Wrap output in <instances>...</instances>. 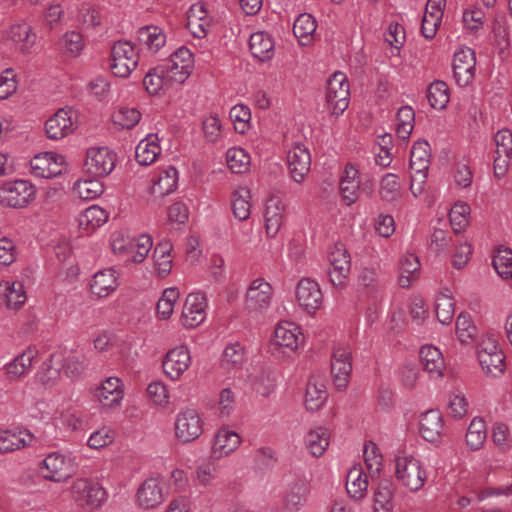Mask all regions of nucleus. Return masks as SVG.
I'll return each instance as SVG.
<instances>
[{"mask_svg": "<svg viewBox=\"0 0 512 512\" xmlns=\"http://www.w3.org/2000/svg\"><path fill=\"white\" fill-rule=\"evenodd\" d=\"M394 466L395 478L401 486L412 492L424 486L427 472L419 459L407 454L398 455L395 457Z\"/></svg>", "mask_w": 512, "mask_h": 512, "instance_id": "nucleus-1", "label": "nucleus"}, {"mask_svg": "<svg viewBox=\"0 0 512 512\" xmlns=\"http://www.w3.org/2000/svg\"><path fill=\"white\" fill-rule=\"evenodd\" d=\"M204 431V418L202 413L194 407H185L175 416L174 434L182 444L197 440Z\"/></svg>", "mask_w": 512, "mask_h": 512, "instance_id": "nucleus-2", "label": "nucleus"}, {"mask_svg": "<svg viewBox=\"0 0 512 512\" xmlns=\"http://www.w3.org/2000/svg\"><path fill=\"white\" fill-rule=\"evenodd\" d=\"M70 493L73 500L87 510H97L107 499L106 490L89 478H77L72 482Z\"/></svg>", "mask_w": 512, "mask_h": 512, "instance_id": "nucleus-3", "label": "nucleus"}, {"mask_svg": "<svg viewBox=\"0 0 512 512\" xmlns=\"http://www.w3.org/2000/svg\"><path fill=\"white\" fill-rule=\"evenodd\" d=\"M273 297V288L263 278H257L249 284L244 300L245 312L257 318L264 314L270 307Z\"/></svg>", "mask_w": 512, "mask_h": 512, "instance_id": "nucleus-4", "label": "nucleus"}, {"mask_svg": "<svg viewBox=\"0 0 512 512\" xmlns=\"http://www.w3.org/2000/svg\"><path fill=\"white\" fill-rule=\"evenodd\" d=\"M76 466V455L73 452H52L43 460L41 472L45 479L62 482L73 474Z\"/></svg>", "mask_w": 512, "mask_h": 512, "instance_id": "nucleus-5", "label": "nucleus"}, {"mask_svg": "<svg viewBox=\"0 0 512 512\" xmlns=\"http://www.w3.org/2000/svg\"><path fill=\"white\" fill-rule=\"evenodd\" d=\"M192 364L191 351L186 345H178L170 348L163 356L161 368L164 376L177 382L182 379Z\"/></svg>", "mask_w": 512, "mask_h": 512, "instance_id": "nucleus-6", "label": "nucleus"}, {"mask_svg": "<svg viewBox=\"0 0 512 512\" xmlns=\"http://www.w3.org/2000/svg\"><path fill=\"white\" fill-rule=\"evenodd\" d=\"M139 62L138 51L129 41H118L111 49L112 73L120 78H127L137 67Z\"/></svg>", "mask_w": 512, "mask_h": 512, "instance_id": "nucleus-7", "label": "nucleus"}, {"mask_svg": "<svg viewBox=\"0 0 512 512\" xmlns=\"http://www.w3.org/2000/svg\"><path fill=\"white\" fill-rule=\"evenodd\" d=\"M35 196L36 188L27 180L8 181L0 186V202L8 207H26Z\"/></svg>", "mask_w": 512, "mask_h": 512, "instance_id": "nucleus-8", "label": "nucleus"}, {"mask_svg": "<svg viewBox=\"0 0 512 512\" xmlns=\"http://www.w3.org/2000/svg\"><path fill=\"white\" fill-rule=\"evenodd\" d=\"M350 90L347 77L342 72H335L328 80L326 102L331 114L341 115L349 105Z\"/></svg>", "mask_w": 512, "mask_h": 512, "instance_id": "nucleus-9", "label": "nucleus"}, {"mask_svg": "<svg viewBox=\"0 0 512 512\" xmlns=\"http://www.w3.org/2000/svg\"><path fill=\"white\" fill-rule=\"evenodd\" d=\"M479 363L486 374L497 376L504 370V355L492 336H484L477 347Z\"/></svg>", "mask_w": 512, "mask_h": 512, "instance_id": "nucleus-10", "label": "nucleus"}, {"mask_svg": "<svg viewBox=\"0 0 512 512\" xmlns=\"http://www.w3.org/2000/svg\"><path fill=\"white\" fill-rule=\"evenodd\" d=\"M116 154L107 147H92L86 152L85 171L93 177L109 175L116 164Z\"/></svg>", "mask_w": 512, "mask_h": 512, "instance_id": "nucleus-11", "label": "nucleus"}, {"mask_svg": "<svg viewBox=\"0 0 512 512\" xmlns=\"http://www.w3.org/2000/svg\"><path fill=\"white\" fill-rule=\"evenodd\" d=\"M30 166L34 176L48 179L60 176L68 169L65 157L55 152L37 154L31 159Z\"/></svg>", "mask_w": 512, "mask_h": 512, "instance_id": "nucleus-12", "label": "nucleus"}, {"mask_svg": "<svg viewBox=\"0 0 512 512\" xmlns=\"http://www.w3.org/2000/svg\"><path fill=\"white\" fill-rule=\"evenodd\" d=\"M352 371V352L346 345L337 346L331 358V375L334 386L343 390L348 386Z\"/></svg>", "mask_w": 512, "mask_h": 512, "instance_id": "nucleus-13", "label": "nucleus"}, {"mask_svg": "<svg viewBox=\"0 0 512 512\" xmlns=\"http://www.w3.org/2000/svg\"><path fill=\"white\" fill-rule=\"evenodd\" d=\"M194 69V57L192 52L186 47L178 48L169 59V64L165 68L167 76L176 84L184 83L191 75Z\"/></svg>", "mask_w": 512, "mask_h": 512, "instance_id": "nucleus-14", "label": "nucleus"}, {"mask_svg": "<svg viewBox=\"0 0 512 512\" xmlns=\"http://www.w3.org/2000/svg\"><path fill=\"white\" fill-rule=\"evenodd\" d=\"M329 279L330 282L338 288L345 285L351 268L350 255L343 244H335L329 254Z\"/></svg>", "mask_w": 512, "mask_h": 512, "instance_id": "nucleus-15", "label": "nucleus"}, {"mask_svg": "<svg viewBox=\"0 0 512 512\" xmlns=\"http://www.w3.org/2000/svg\"><path fill=\"white\" fill-rule=\"evenodd\" d=\"M289 174L294 182L302 183L311 168L309 149L301 143H295L286 156Z\"/></svg>", "mask_w": 512, "mask_h": 512, "instance_id": "nucleus-16", "label": "nucleus"}, {"mask_svg": "<svg viewBox=\"0 0 512 512\" xmlns=\"http://www.w3.org/2000/svg\"><path fill=\"white\" fill-rule=\"evenodd\" d=\"M76 112L71 108L59 109L45 123L46 134L50 139H62L75 130Z\"/></svg>", "mask_w": 512, "mask_h": 512, "instance_id": "nucleus-17", "label": "nucleus"}, {"mask_svg": "<svg viewBox=\"0 0 512 512\" xmlns=\"http://www.w3.org/2000/svg\"><path fill=\"white\" fill-rule=\"evenodd\" d=\"M207 300L204 294L194 292L187 295L181 314V323L186 328L199 326L206 318Z\"/></svg>", "mask_w": 512, "mask_h": 512, "instance_id": "nucleus-18", "label": "nucleus"}, {"mask_svg": "<svg viewBox=\"0 0 512 512\" xmlns=\"http://www.w3.org/2000/svg\"><path fill=\"white\" fill-rule=\"evenodd\" d=\"M164 501L163 482L151 477L146 479L136 493V504L142 510H152Z\"/></svg>", "mask_w": 512, "mask_h": 512, "instance_id": "nucleus-19", "label": "nucleus"}, {"mask_svg": "<svg viewBox=\"0 0 512 512\" xmlns=\"http://www.w3.org/2000/svg\"><path fill=\"white\" fill-rule=\"evenodd\" d=\"M296 299L299 306L304 310L308 313H314L322 305L323 294L316 281L303 278L297 284Z\"/></svg>", "mask_w": 512, "mask_h": 512, "instance_id": "nucleus-20", "label": "nucleus"}, {"mask_svg": "<svg viewBox=\"0 0 512 512\" xmlns=\"http://www.w3.org/2000/svg\"><path fill=\"white\" fill-rule=\"evenodd\" d=\"M475 65V53L471 48L465 47L455 52L453 71L455 80L459 86H467L472 81Z\"/></svg>", "mask_w": 512, "mask_h": 512, "instance_id": "nucleus-21", "label": "nucleus"}, {"mask_svg": "<svg viewBox=\"0 0 512 512\" xmlns=\"http://www.w3.org/2000/svg\"><path fill=\"white\" fill-rule=\"evenodd\" d=\"M242 443L241 436L228 427H221L214 435L211 457L222 459L234 453Z\"/></svg>", "mask_w": 512, "mask_h": 512, "instance_id": "nucleus-22", "label": "nucleus"}, {"mask_svg": "<svg viewBox=\"0 0 512 512\" xmlns=\"http://www.w3.org/2000/svg\"><path fill=\"white\" fill-rule=\"evenodd\" d=\"M273 343L289 351H296L304 343V336L298 325L293 322L283 321L274 331Z\"/></svg>", "mask_w": 512, "mask_h": 512, "instance_id": "nucleus-23", "label": "nucleus"}, {"mask_svg": "<svg viewBox=\"0 0 512 512\" xmlns=\"http://www.w3.org/2000/svg\"><path fill=\"white\" fill-rule=\"evenodd\" d=\"M95 397L102 408H116L124 398V385L117 377H109L96 389Z\"/></svg>", "mask_w": 512, "mask_h": 512, "instance_id": "nucleus-24", "label": "nucleus"}, {"mask_svg": "<svg viewBox=\"0 0 512 512\" xmlns=\"http://www.w3.org/2000/svg\"><path fill=\"white\" fill-rule=\"evenodd\" d=\"M6 40L23 54H29L36 43V33L33 28L25 23H16L9 27L6 32Z\"/></svg>", "mask_w": 512, "mask_h": 512, "instance_id": "nucleus-25", "label": "nucleus"}, {"mask_svg": "<svg viewBox=\"0 0 512 512\" xmlns=\"http://www.w3.org/2000/svg\"><path fill=\"white\" fill-rule=\"evenodd\" d=\"M39 352L36 347H28L11 362L4 366V373L8 380L17 381L25 377L31 370L34 360Z\"/></svg>", "mask_w": 512, "mask_h": 512, "instance_id": "nucleus-26", "label": "nucleus"}, {"mask_svg": "<svg viewBox=\"0 0 512 512\" xmlns=\"http://www.w3.org/2000/svg\"><path fill=\"white\" fill-rule=\"evenodd\" d=\"M211 27V17L202 2L193 4L187 12V28L198 39L206 37Z\"/></svg>", "mask_w": 512, "mask_h": 512, "instance_id": "nucleus-27", "label": "nucleus"}, {"mask_svg": "<svg viewBox=\"0 0 512 512\" xmlns=\"http://www.w3.org/2000/svg\"><path fill=\"white\" fill-rule=\"evenodd\" d=\"M119 272L114 268H106L96 272L91 280L92 294L105 298L111 295L119 286Z\"/></svg>", "mask_w": 512, "mask_h": 512, "instance_id": "nucleus-28", "label": "nucleus"}, {"mask_svg": "<svg viewBox=\"0 0 512 512\" xmlns=\"http://www.w3.org/2000/svg\"><path fill=\"white\" fill-rule=\"evenodd\" d=\"M64 360L65 354L61 351L50 354L49 358L42 363L37 372L39 382L47 387L56 385L61 377Z\"/></svg>", "mask_w": 512, "mask_h": 512, "instance_id": "nucleus-29", "label": "nucleus"}, {"mask_svg": "<svg viewBox=\"0 0 512 512\" xmlns=\"http://www.w3.org/2000/svg\"><path fill=\"white\" fill-rule=\"evenodd\" d=\"M75 27L84 32L96 31L103 25L101 11L88 2H83L74 16Z\"/></svg>", "mask_w": 512, "mask_h": 512, "instance_id": "nucleus-30", "label": "nucleus"}, {"mask_svg": "<svg viewBox=\"0 0 512 512\" xmlns=\"http://www.w3.org/2000/svg\"><path fill=\"white\" fill-rule=\"evenodd\" d=\"M178 172L175 167L160 169L152 178L149 192L155 197H163L173 192L177 186Z\"/></svg>", "mask_w": 512, "mask_h": 512, "instance_id": "nucleus-31", "label": "nucleus"}, {"mask_svg": "<svg viewBox=\"0 0 512 512\" xmlns=\"http://www.w3.org/2000/svg\"><path fill=\"white\" fill-rule=\"evenodd\" d=\"M369 475L362 464L353 465L346 476V489L351 498L360 500L366 496Z\"/></svg>", "mask_w": 512, "mask_h": 512, "instance_id": "nucleus-32", "label": "nucleus"}, {"mask_svg": "<svg viewBox=\"0 0 512 512\" xmlns=\"http://www.w3.org/2000/svg\"><path fill=\"white\" fill-rule=\"evenodd\" d=\"M285 203L277 196L270 197L266 202L264 213L266 233L274 237L279 232L284 218Z\"/></svg>", "mask_w": 512, "mask_h": 512, "instance_id": "nucleus-33", "label": "nucleus"}, {"mask_svg": "<svg viewBox=\"0 0 512 512\" xmlns=\"http://www.w3.org/2000/svg\"><path fill=\"white\" fill-rule=\"evenodd\" d=\"M328 393L323 378L312 376L306 386L304 404L307 410H319L327 400Z\"/></svg>", "mask_w": 512, "mask_h": 512, "instance_id": "nucleus-34", "label": "nucleus"}, {"mask_svg": "<svg viewBox=\"0 0 512 512\" xmlns=\"http://www.w3.org/2000/svg\"><path fill=\"white\" fill-rule=\"evenodd\" d=\"M153 247V240L147 234L133 236L127 252H124L122 258L128 264H141L150 253Z\"/></svg>", "mask_w": 512, "mask_h": 512, "instance_id": "nucleus-35", "label": "nucleus"}, {"mask_svg": "<svg viewBox=\"0 0 512 512\" xmlns=\"http://www.w3.org/2000/svg\"><path fill=\"white\" fill-rule=\"evenodd\" d=\"M173 245L170 241L164 240L157 243L154 248L152 259L154 270L159 278L167 277L173 267Z\"/></svg>", "mask_w": 512, "mask_h": 512, "instance_id": "nucleus-36", "label": "nucleus"}, {"mask_svg": "<svg viewBox=\"0 0 512 512\" xmlns=\"http://www.w3.org/2000/svg\"><path fill=\"white\" fill-rule=\"evenodd\" d=\"M158 134H148L135 149V159L142 166L153 164L161 154Z\"/></svg>", "mask_w": 512, "mask_h": 512, "instance_id": "nucleus-37", "label": "nucleus"}, {"mask_svg": "<svg viewBox=\"0 0 512 512\" xmlns=\"http://www.w3.org/2000/svg\"><path fill=\"white\" fill-rule=\"evenodd\" d=\"M419 430L426 441H437L443 430V418L440 411L431 409L423 413L419 420Z\"/></svg>", "mask_w": 512, "mask_h": 512, "instance_id": "nucleus-38", "label": "nucleus"}, {"mask_svg": "<svg viewBox=\"0 0 512 512\" xmlns=\"http://www.w3.org/2000/svg\"><path fill=\"white\" fill-rule=\"evenodd\" d=\"M32 441L33 435L26 430L0 429V454L24 448Z\"/></svg>", "mask_w": 512, "mask_h": 512, "instance_id": "nucleus-39", "label": "nucleus"}, {"mask_svg": "<svg viewBox=\"0 0 512 512\" xmlns=\"http://www.w3.org/2000/svg\"><path fill=\"white\" fill-rule=\"evenodd\" d=\"M0 295L7 308L14 310L21 308L27 300L24 284L19 280L1 282Z\"/></svg>", "mask_w": 512, "mask_h": 512, "instance_id": "nucleus-40", "label": "nucleus"}, {"mask_svg": "<svg viewBox=\"0 0 512 512\" xmlns=\"http://www.w3.org/2000/svg\"><path fill=\"white\" fill-rule=\"evenodd\" d=\"M107 220L108 213L100 206L93 205L80 213L78 224L83 233L90 234L104 225Z\"/></svg>", "mask_w": 512, "mask_h": 512, "instance_id": "nucleus-41", "label": "nucleus"}, {"mask_svg": "<svg viewBox=\"0 0 512 512\" xmlns=\"http://www.w3.org/2000/svg\"><path fill=\"white\" fill-rule=\"evenodd\" d=\"M309 486L305 479H296L288 487L284 504L289 512L299 510L306 502Z\"/></svg>", "mask_w": 512, "mask_h": 512, "instance_id": "nucleus-42", "label": "nucleus"}, {"mask_svg": "<svg viewBox=\"0 0 512 512\" xmlns=\"http://www.w3.org/2000/svg\"><path fill=\"white\" fill-rule=\"evenodd\" d=\"M421 363L425 371L432 377H441L445 368V362L441 351L432 346L425 345L420 350Z\"/></svg>", "mask_w": 512, "mask_h": 512, "instance_id": "nucleus-43", "label": "nucleus"}, {"mask_svg": "<svg viewBox=\"0 0 512 512\" xmlns=\"http://www.w3.org/2000/svg\"><path fill=\"white\" fill-rule=\"evenodd\" d=\"M330 444V432L327 428L316 427L305 436V446L314 457L324 454Z\"/></svg>", "mask_w": 512, "mask_h": 512, "instance_id": "nucleus-44", "label": "nucleus"}, {"mask_svg": "<svg viewBox=\"0 0 512 512\" xmlns=\"http://www.w3.org/2000/svg\"><path fill=\"white\" fill-rule=\"evenodd\" d=\"M249 46L252 55L260 61H266L274 55V42L265 32H256L250 36Z\"/></svg>", "mask_w": 512, "mask_h": 512, "instance_id": "nucleus-45", "label": "nucleus"}, {"mask_svg": "<svg viewBox=\"0 0 512 512\" xmlns=\"http://www.w3.org/2000/svg\"><path fill=\"white\" fill-rule=\"evenodd\" d=\"M174 82L169 79L164 67H156L151 69L143 79V85L147 92L151 95L160 94L168 89Z\"/></svg>", "mask_w": 512, "mask_h": 512, "instance_id": "nucleus-46", "label": "nucleus"}, {"mask_svg": "<svg viewBox=\"0 0 512 512\" xmlns=\"http://www.w3.org/2000/svg\"><path fill=\"white\" fill-rule=\"evenodd\" d=\"M364 469L370 479L374 481L380 477L383 469L382 455L380 454L376 444L368 442L363 449Z\"/></svg>", "mask_w": 512, "mask_h": 512, "instance_id": "nucleus-47", "label": "nucleus"}, {"mask_svg": "<svg viewBox=\"0 0 512 512\" xmlns=\"http://www.w3.org/2000/svg\"><path fill=\"white\" fill-rule=\"evenodd\" d=\"M316 28L314 17L311 14L303 13L294 21L293 32L299 43L306 46L312 42Z\"/></svg>", "mask_w": 512, "mask_h": 512, "instance_id": "nucleus-48", "label": "nucleus"}, {"mask_svg": "<svg viewBox=\"0 0 512 512\" xmlns=\"http://www.w3.org/2000/svg\"><path fill=\"white\" fill-rule=\"evenodd\" d=\"M251 191L247 187H238L231 196L232 211L240 221L247 220L251 213Z\"/></svg>", "mask_w": 512, "mask_h": 512, "instance_id": "nucleus-49", "label": "nucleus"}, {"mask_svg": "<svg viewBox=\"0 0 512 512\" xmlns=\"http://www.w3.org/2000/svg\"><path fill=\"white\" fill-rule=\"evenodd\" d=\"M113 125L119 130L133 129L141 120V113L134 107L120 106L111 115Z\"/></svg>", "mask_w": 512, "mask_h": 512, "instance_id": "nucleus-50", "label": "nucleus"}, {"mask_svg": "<svg viewBox=\"0 0 512 512\" xmlns=\"http://www.w3.org/2000/svg\"><path fill=\"white\" fill-rule=\"evenodd\" d=\"M246 350L244 346L239 343L228 344L221 357V366L226 370L239 369L246 362Z\"/></svg>", "mask_w": 512, "mask_h": 512, "instance_id": "nucleus-51", "label": "nucleus"}, {"mask_svg": "<svg viewBox=\"0 0 512 512\" xmlns=\"http://www.w3.org/2000/svg\"><path fill=\"white\" fill-rule=\"evenodd\" d=\"M84 47L85 41L80 31H67L59 40V49L67 57H78L83 51Z\"/></svg>", "mask_w": 512, "mask_h": 512, "instance_id": "nucleus-52", "label": "nucleus"}, {"mask_svg": "<svg viewBox=\"0 0 512 512\" xmlns=\"http://www.w3.org/2000/svg\"><path fill=\"white\" fill-rule=\"evenodd\" d=\"M420 270V262L416 255L407 253L400 260L399 285L402 288L409 287L417 279Z\"/></svg>", "mask_w": 512, "mask_h": 512, "instance_id": "nucleus-53", "label": "nucleus"}, {"mask_svg": "<svg viewBox=\"0 0 512 512\" xmlns=\"http://www.w3.org/2000/svg\"><path fill=\"white\" fill-rule=\"evenodd\" d=\"M138 40L152 53H156L165 45L166 36L161 28L157 26H146L139 29Z\"/></svg>", "mask_w": 512, "mask_h": 512, "instance_id": "nucleus-54", "label": "nucleus"}, {"mask_svg": "<svg viewBox=\"0 0 512 512\" xmlns=\"http://www.w3.org/2000/svg\"><path fill=\"white\" fill-rule=\"evenodd\" d=\"M393 506L392 483L388 480H382L374 493V511L391 512Z\"/></svg>", "mask_w": 512, "mask_h": 512, "instance_id": "nucleus-55", "label": "nucleus"}, {"mask_svg": "<svg viewBox=\"0 0 512 512\" xmlns=\"http://www.w3.org/2000/svg\"><path fill=\"white\" fill-rule=\"evenodd\" d=\"M73 191L83 200H93L104 192V186L96 177L80 179L74 184Z\"/></svg>", "mask_w": 512, "mask_h": 512, "instance_id": "nucleus-56", "label": "nucleus"}, {"mask_svg": "<svg viewBox=\"0 0 512 512\" xmlns=\"http://www.w3.org/2000/svg\"><path fill=\"white\" fill-rule=\"evenodd\" d=\"M430 163V146L426 141L416 142L411 150V171H427Z\"/></svg>", "mask_w": 512, "mask_h": 512, "instance_id": "nucleus-57", "label": "nucleus"}, {"mask_svg": "<svg viewBox=\"0 0 512 512\" xmlns=\"http://www.w3.org/2000/svg\"><path fill=\"white\" fill-rule=\"evenodd\" d=\"M454 300L451 292L446 289L440 292L436 298V316L441 324H449L454 316Z\"/></svg>", "mask_w": 512, "mask_h": 512, "instance_id": "nucleus-58", "label": "nucleus"}, {"mask_svg": "<svg viewBox=\"0 0 512 512\" xmlns=\"http://www.w3.org/2000/svg\"><path fill=\"white\" fill-rule=\"evenodd\" d=\"M180 292L175 287L166 288L157 302V315L161 320L169 319L174 311V306L179 300Z\"/></svg>", "mask_w": 512, "mask_h": 512, "instance_id": "nucleus-59", "label": "nucleus"}, {"mask_svg": "<svg viewBox=\"0 0 512 512\" xmlns=\"http://www.w3.org/2000/svg\"><path fill=\"white\" fill-rule=\"evenodd\" d=\"M212 458L199 464L195 470L196 480L202 487L213 485L220 472V465Z\"/></svg>", "mask_w": 512, "mask_h": 512, "instance_id": "nucleus-60", "label": "nucleus"}, {"mask_svg": "<svg viewBox=\"0 0 512 512\" xmlns=\"http://www.w3.org/2000/svg\"><path fill=\"white\" fill-rule=\"evenodd\" d=\"M427 98L435 109H443L449 102L450 94L448 86L443 81H435L428 87Z\"/></svg>", "mask_w": 512, "mask_h": 512, "instance_id": "nucleus-61", "label": "nucleus"}, {"mask_svg": "<svg viewBox=\"0 0 512 512\" xmlns=\"http://www.w3.org/2000/svg\"><path fill=\"white\" fill-rule=\"evenodd\" d=\"M415 114L411 107L404 106L398 110L396 118V133L399 138L406 140L409 138L414 128Z\"/></svg>", "mask_w": 512, "mask_h": 512, "instance_id": "nucleus-62", "label": "nucleus"}, {"mask_svg": "<svg viewBox=\"0 0 512 512\" xmlns=\"http://www.w3.org/2000/svg\"><path fill=\"white\" fill-rule=\"evenodd\" d=\"M470 207L464 202H457L451 208L449 219L452 229L455 233H460L466 229L469 224Z\"/></svg>", "mask_w": 512, "mask_h": 512, "instance_id": "nucleus-63", "label": "nucleus"}, {"mask_svg": "<svg viewBox=\"0 0 512 512\" xmlns=\"http://www.w3.org/2000/svg\"><path fill=\"white\" fill-rule=\"evenodd\" d=\"M493 266L502 278L512 277V250L499 248L493 258Z\"/></svg>", "mask_w": 512, "mask_h": 512, "instance_id": "nucleus-64", "label": "nucleus"}]
</instances>
